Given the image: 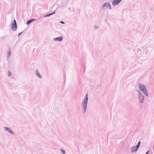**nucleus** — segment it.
Instances as JSON below:
<instances>
[{
  "mask_svg": "<svg viewBox=\"0 0 154 154\" xmlns=\"http://www.w3.org/2000/svg\"><path fill=\"white\" fill-rule=\"evenodd\" d=\"M140 143H141V142L140 141H139L138 143H137V145H138V146L139 145V146H140Z\"/></svg>",
  "mask_w": 154,
  "mask_h": 154,
  "instance_id": "obj_18",
  "label": "nucleus"
},
{
  "mask_svg": "<svg viewBox=\"0 0 154 154\" xmlns=\"http://www.w3.org/2000/svg\"><path fill=\"white\" fill-rule=\"evenodd\" d=\"M22 32H21L19 33L18 35V36L19 37V36H20L22 34Z\"/></svg>",
  "mask_w": 154,
  "mask_h": 154,
  "instance_id": "obj_20",
  "label": "nucleus"
},
{
  "mask_svg": "<svg viewBox=\"0 0 154 154\" xmlns=\"http://www.w3.org/2000/svg\"><path fill=\"white\" fill-rule=\"evenodd\" d=\"M36 75L39 78H42V75L39 73V72L37 69H36L35 71Z\"/></svg>",
  "mask_w": 154,
  "mask_h": 154,
  "instance_id": "obj_10",
  "label": "nucleus"
},
{
  "mask_svg": "<svg viewBox=\"0 0 154 154\" xmlns=\"http://www.w3.org/2000/svg\"><path fill=\"white\" fill-rule=\"evenodd\" d=\"M8 54H7V57H9L10 56V55H11V50H10V49H9L8 50Z\"/></svg>",
  "mask_w": 154,
  "mask_h": 154,
  "instance_id": "obj_12",
  "label": "nucleus"
},
{
  "mask_svg": "<svg viewBox=\"0 0 154 154\" xmlns=\"http://www.w3.org/2000/svg\"><path fill=\"white\" fill-rule=\"evenodd\" d=\"M70 9H71V8H68V9H69V10H70Z\"/></svg>",
  "mask_w": 154,
  "mask_h": 154,
  "instance_id": "obj_24",
  "label": "nucleus"
},
{
  "mask_svg": "<svg viewBox=\"0 0 154 154\" xmlns=\"http://www.w3.org/2000/svg\"><path fill=\"white\" fill-rule=\"evenodd\" d=\"M137 91L138 94L139 102L140 103H143L144 100V96L140 91L137 90Z\"/></svg>",
  "mask_w": 154,
  "mask_h": 154,
  "instance_id": "obj_3",
  "label": "nucleus"
},
{
  "mask_svg": "<svg viewBox=\"0 0 154 154\" xmlns=\"http://www.w3.org/2000/svg\"><path fill=\"white\" fill-rule=\"evenodd\" d=\"M36 20V19H31L29 20H28L27 22H26V24L27 25H28L30 23H32V22L35 21Z\"/></svg>",
  "mask_w": 154,
  "mask_h": 154,
  "instance_id": "obj_9",
  "label": "nucleus"
},
{
  "mask_svg": "<svg viewBox=\"0 0 154 154\" xmlns=\"http://www.w3.org/2000/svg\"><path fill=\"white\" fill-rule=\"evenodd\" d=\"M149 150L148 151H147L145 153V154H148L149 153Z\"/></svg>",
  "mask_w": 154,
  "mask_h": 154,
  "instance_id": "obj_23",
  "label": "nucleus"
},
{
  "mask_svg": "<svg viewBox=\"0 0 154 154\" xmlns=\"http://www.w3.org/2000/svg\"><path fill=\"white\" fill-rule=\"evenodd\" d=\"M94 27L95 30H97L99 28V27L96 25H94Z\"/></svg>",
  "mask_w": 154,
  "mask_h": 154,
  "instance_id": "obj_15",
  "label": "nucleus"
},
{
  "mask_svg": "<svg viewBox=\"0 0 154 154\" xmlns=\"http://www.w3.org/2000/svg\"><path fill=\"white\" fill-rule=\"evenodd\" d=\"M17 28V23L15 20L12 22L11 25V29L13 31H16Z\"/></svg>",
  "mask_w": 154,
  "mask_h": 154,
  "instance_id": "obj_5",
  "label": "nucleus"
},
{
  "mask_svg": "<svg viewBox=\"0 0 154 154\" xmlns=\"http://www.w3.org/2000/svg\"><path fill=\"white\" fill-rule=\"evenodd\" d=\"M4 128L5 130L8 131L10 134H14L13 131L10 128L6 127H4Z\"/></svg>",
  "mask_w": 154,
  "mask_h": 154,
  "instance_id": "obj_7",
  "label": "nucleus"
},
{
  "mask_svg": "<svg viewBox=\"0 0 154 154\" xmlns=\"http://www.w3.org/2000/svg\"><path fill=\"white\" fill-rule=\"evenodd\" d=\"M54 40L55 41L60 42L63 40V37L62 36H60L59 37L55 38H54Z\"/></svg>",
  "mask_w": 154,
  "mask_h": 154,
  "instance_id": "obj_8",
  "label": "nucleus"
},
{
  "mask_svg": "<svg viewBox=\"0 0 154 154\" xmlns=\"http://www.w3.org/2000/svg\"><path fill=\"white\" fill-rule=\"evenodd\" d=\"M140 147V146H139V145L138 146V145H137V144L135 146V150H137L138 148L139 147Z\"/></svg>",
  "mask_w": 154,
  "mask_h": 154,
  "instance_id": "obj_13",
  "label": "nucleus"
},
{
  "mask_svg": "<svg viewBox=\"0 0 154 154\" xmlns=\"http://www.w3.org/2000/svg\"><path fill=\"white\" fill-rule=\"evenodd\" d=\"M55 13V11H54V12L52 13H50L51 14V15L53 14H54Z\"/></svg>",
  "mask_w": 154,
  "mask_h": 154,
  "instance_id": "obj_22",
  "label": "nucleus"
},
{
  "mask_svg": "<svg viewBox=\"0 0 154 154\" xmlns=\"http://www.w3.org/2000/svg\"><path fill=\"white\" fill-rule=\"evenodd\" d=\"M55 13V11H54V12L52 13H50L51 14V15L53 14H54Z\"/></svg>",
  "mask_w": 154,
  "mask_h": 154,
  "instance_id": "obj_21",
  "label": "nucleus"
},
{
  "mask_svg": "<svg viewBox=\"0 0 154 154\" xmlns=\"http://www.w3.org/2000/svg\"><path fill=\"white\" fill-rule=\"evenodd\" d=\"M51 14L50 13V14H47L45 16H44V17H50V16H51Z\"/></svg>",
  "mask_w": 154,
  "mask_h": 154,
  "instance_id": "obj_16",
  "label": "nucleus"
},
{
  "mask_svg": "<svg viewBox=\"0 0 154 154\" xmlns=\"http://www.w3.org/2000/svg\"><path fill=\"white\" fill-rule=\"evenodd\" d=\"M60 23L62 24H64L65 23L63 21H60Z\"/></svg>",
  "mask_w": 154,
  "mask_h": 154,
  "instance_id": "obj_19",
  "label": "nucleus"
},
{
  "mask_svg": "<svg viewBox=\"0 0 154 154\" xmlns=\"http://www.w3.org/2000/svg\"><path fill=\"white\" fill-rule=\"evenodd\" d=\"M60 151L63 153V154H65L66 153L64 149H60Z\"/></svg>",
  "mask_w": 154,
  "mask_h": 154,
  "instance_id": "obj_14",
  "label": "nucleus"
},
{
  "mask_svg": "<svg viewBox=\"0 0 154 154\" xmlns=\"http://www.w3.org/2000/svg\"><path fill=\"white\" fill-rule=\"evenodd\" d=\"M131 151L132 152H135L137 151V150H136L135 148V147L134 146H133L131 148Z\"/></svg>",
  "mask_w": 154,
  "mask_h": 154,
  "instance_id": "obj_11",
  "label": "nucleus"
},
{
  "mask_svg": "<svg viewBox=\"0 0 154 154\" xmlns=\"http://www.w3.org/2000/svg\"><path fill=\"white\" fill-rule=\"evenodd\" d=\"M139 88L144 94H145L146 96H148V92L146 86L144 84L139 83Z\"/></svg>",
  "mask_w": 154,
  "mask_h": 154,
  "instance_id": "obj_2",
  "label": "nucleus"
},
{
  "mask_svg": "<svg viewBox=\"0 0 154 154\" xmlns=\"http://www.w3.org/2000/svg\"><path fill=\"white\" fill-rule=\"evenodd\" d=\"M122 1V0H114L112 2V5L114 6L118 5Z\"/></svg>",
  "mask_w": 154,
  "mask_h": 154,
  "instance_id": "obj_6",
  "label": "nucleus"
},
{
  "mask_svg": "<svg viewBox=\"0 0 154 154\" xmlns=\"http://www.w3.org/2000/svg\"><path fill=\"white\" fill-rule=\"evenodd\" d=\"M106 8L112 9L110 3L109 2H106L104 3L102 6V8L103 9H105Z\"/></svg>",
  "mask_w": 154,
  "mask_h": 154,
  "instance_id": "obj_4",
  "label": "nucleus"
},
{
  "mask_svg": "<svg viewBox=\"0 0 154 154\" xmlns=\"http://www.w3.org/2000/svg\"><path fill=\"white\" fill-rule=\"evenodd\" d=\"M8 76H10L11 75V72L10 71H8Z\"/></svg>",
  "mask_w": 154,
  "mask_h": 154,
  "instance_id": "obj_17",
  "label": "nucleus"
},
{
  "mask_svg": "<svg viewBox=\"0 0 154 154\" xmlns=\"http://www.w3.org/2000/svg\"><path fill=\"white\" fill-rule=\"evenodd\" d=\"M88 101V93H87L83 99L81 104V106L82 108V112L83 113H85L86 111Z\"/></svg>",
  "mask_w": 154,
  "mask_h": 154,
  "instance_id": "obj_1",
  "label": "nucleus"
}]
</instances>
